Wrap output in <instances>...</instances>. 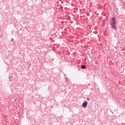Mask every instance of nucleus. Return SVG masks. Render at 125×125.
Here are the masks:
<instances>
[{
    "mask_svg": "<svg viewBox=\"0 0 125 125\" xmlns=\"http://www.w3.org/2000/svg\"><path fill=\"white\" fill-rule=\"evenodd\" d=\"M116 24L117 22H116V21H115V17L112 18L110 21V24L111 25V28L113 30L117 29V25H116Z\"/></svg>",
    "mask_w": 125,
    "mask_h": 125,
    "instance_id": "f257e3e1",
    "label": "nucleus"
},
{
    "mask_svg": "<svg viewBox=\"0 0 125 125\" xmlns=\"http://www.w3.org/2000/svg\"><path fill=\"white\" fill-rule=\"evenodd\" d=\"M87 105V102L86 101H84V102L82 104V107L83 108H86V106Z\"/></svg>",
    "mask_w": 125,
    "mask_h": 125,
    "instance_id": "f03ea898",
    "label": "nucleus"
},
{
    "mask_svg": "<svg viewBox=\"0 0 125 125\" xmlns=\"http://www.w3.org/2000/svg\"><path fill=\"white\" fill-rule=\"evenodd\" d=\"M82 69H85V65H82Z\"/></svg>",
    "mask_w": 125,
    "mask_h": 125,
    "instance_id": "7ed1b4c3",
    "label": "nucleus"
},
{
    "mask_svg": "<svg viewBox=\"0 0 125 125\" xmlns=\"http://www.w3.org/2000/svg\"><path fill=\"white\" fill-rule=\"evenodd\" d=\"M87 100H89V98H87Z\"/></svg>",
    "mask_w": 125,
    "mask_h": 125,
    "instance_id": "20e7f679",
    "label": "nucleus"
}]
</instances>
